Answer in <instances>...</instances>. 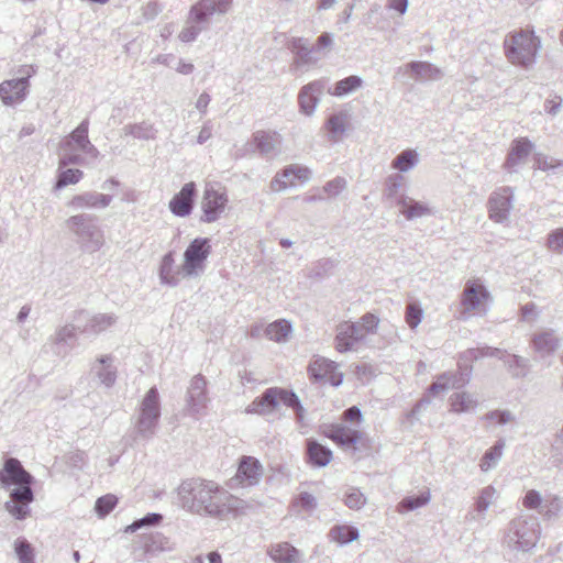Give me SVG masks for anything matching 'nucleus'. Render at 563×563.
I'll use <instances>...</instances> for the list:
<instances>
[{
    "label": "nucleus",
    "instance_id": "nucleus-1",
    "mask_svg": "<svg viewBox=\"0 0 563 563\" xmlns=\"http://www.w3.org/2000/svg\"><path fill=\"white\" fill-rule=\"evenodd\" d=\"M178 496L183 508L222 520L243 514L246 507L244 500L211 481H185L178 488Z\"/></svg>",
    "mask_w": 563,
    "mask_h": 563
},
{
    "label": "nucleus",
    "instance_id": "nucleus-2",
    "mask_svg": "<svg viewBox=\"0 0 563 563\" xmlns=\"http://www.w3.org/2000/svg\"><path fill=\"white\" fill-rule=\"evenodd\" d=\"M34 477L15 457H8L0 471V486L10 492V499L4 504L5 510L18 520H24L31 512L30 504L34 500L32 484Z\"/></svg>",
    "mask_w": 563,
    "mask_h": 563
},
{
    "label": "nucleus",
    "instance_id": "nucleus-3",
    "mask_svg": "<svg viewBox=\"0 0 563 563\" xmlns=\"http://www.w3.org/2000/svg\"><path fill=\"white\" fill-rule=\"evenodd\" d=\"M541 527L538 518L519 515L504 530L501 544L510 552L530 553L539 542Z\"/></svg>",
    "mask_w": 563,
    "mask_h": 563
},
{
    "label": "nucleus",
    "instance_id": "nucleus-4",
    "mask_svg": "<svg viewBox=\"0 0 563 563\" xmlns=\"http://www.w3.org/2000/svg\"><path fill=\"white\" fill-rule=\"evenodd\" d=\"M280 404L294 409L297 422L303 424L305 408L302 407L299 397L292 390L282 387H269L265 389L262 395L256 397L246 407L245 412L258 416H268L272 415Z\"/></svg>",
    "mask_w": 563,
    "mask_h": 563
},
{
    "label": "nucleus",
    "instance_id": "nucleus-5",
    "mask_svg": "<svg viewBox=\"0 0 563 563\" xmlns=\"http://www.w3.org/2000/svg\"><path fill=\"white\" fill-rule=\"evenodd\" d=\"M161 409L159 393L153 386L146 391L136 409L132 432L134 442H147L154 438L161 418Z\"/></svg>",
    "mask_w": 563,
    "mask_h": 563
},
{
    "label": "nucleus",
    "instance_id": "nucleus-6",
    "mask_svg": "<svg viewBox=\"0 0 563 563\" xmlns=\"http://www.w3.org/2000/svg\"><path fill=\"white\" fill-rule=\"evenodd\" d=\"M379 318L367 312L357 322L343 321L336 325L335 349L340 353L356 351L367 335L375 334Z\"/></svg>",
    "mask_w": 563,
    "mask_h": 563
},
{
    "label": "nucleus",
    "instance_id": "nucleus-7",
    "mask_svg": "<svg viewBox=\"0 0 563 563\" xmlns=\"http://www.w3.org/2000/svg\"><path fill=\"white\" fill-rule=\"evenodd\" d=\"M541 47L533 31L520 30L509 33L504 41L505 56L509 63L523 68L531 67Z\"/></svg>",
    "mask_w": 563,
    "mask_h": 563
},
{
    "label": "nucleus",
    "instance_id": "nucleus-8",
    "mask_svg": "<svg viewBox=\"0 0 563 563\" xmlns=\"http://www.w3.org/2000/svg\"><path fill=\"white\" fill-rule=\"evenodd\" d=\"M67 230L73 234L75 242L86 253L98 252L104 244V234L90 213H77L65 221Z\"/></svg>",
    "mask_w": 563,
    "mask_h": 563
},
{
    "label": "nucleus",
    "instance_id": "nucleus-9",
    "mask_svg": "<svg viewBox=\"0 0 563 563\" xmlns=\"http://www.w3.org/2000/svg\"><path fill=\"white\" fill-rule=\"evenodd\" d=\"M211 243L208 238H197L192 240L184 252V276H199L205 271V263L211 254Z\"/></svg>",
    "mask_w": 563,
    "mask_h": 563
},
{
    "label": "nucleus",
    "instance_id": "nucleus-10",
    "mask_svg": "<svg viewBox=\"0 0 563 563\" xmlns=\"http://www.w3.org/2000/svg\"><path fill=\"white\" fill-rule=\"evenodd\" d=\"M229 202L225 189L220 185L207 184L201 199L202 216L200 221L212 223L224 213Z\"/></svg>",
    "mask_w": 563,
    "mask_h": 563
},
{
    "label": "nucleus",
    "instance_id": "nucleus-11",
    "mask_svg": "<svg viewBox=\"0 0 563 563\" xmlns=\"http://www.w3.org/2000/svg\"><path fill=\"white\" fill-rule=\"evenodd\" d=\"M263 476V466L253 456H243L234 477L229 481L230 488L249 487L260 483Z\"/></svg>",
    "mask_w": 563,
    "mask_h": 563
},
{
    "label": "nucleus",
    "instance_id": "nucleus-12",
    "mask_svg": "<svg viewBox=\"0 0 563 563\" xmlns=\"http://www.w3.org/2000/svg\"><path fill=\"white\" fill-rule=\"evenodd\" d=\"M233 0H199L190 8L188 20L197 24H208L213 14H225Z\"/></svg>",
    "mask_w": 563,
    "mask_h": 563
},
{
    "label": "nucleus",
    "instance_id": "nucleus-13",
    "mask_svg": "<svg viewBox=\"0 0 563 563\" xmlns=\"http://www.w3.org/2000/svg\"><path fill=\"white\" fill-rule=\"evenodd\" d=\"M206 388L207 382L202 375L192 377L186 396V409L189 415H205L209 402Z\"/></svg>",
    "mask_w": 563,
    "mask_h": 563
},
{
    "label": "nucleus",
    "instance_id": "nucleus-14",
    "mask_svg": "<svg viewBox=\"0 0 563 563\" xmlns=\"http://www.w3.org/2000/svg\"><path fill=\"white\" fill-rule=\"evenodd\" d=\"M514 192L510 187H501L494 191L488 199L489 218L498 223L509 219L512 209Z\"/></svg>",
    "mask_w": 563,
    "mask_h": 563
},
{
    "label": "nucleus",
    "instance_id": "nucleus-15",
    "mask_svg": "<svg viewBox=\"0 0 563 563\" xmlns=\"http://www.w3.org/2000/svg\"><path fill=\"white\" fill-rule=\"evenodd\" d=\"M328 79L321 78L305 85L298 95V103L300 112L306 115L314 113L317 106L320 102L321 96L328 86Z\"/></svg>",
    "mask_w": 563,
    "mask_h": 563
},
{
    "label": "nucleus",
    "instance_id": "nucleus-16",
    "mask_svg": "<svg viewBox=\"0 0 563 563\" xmlns=\"http://www.w3.org/2000/svg\"><path fill=\"white\" fill-rule=\"evenodd\" d=\"M112 199L113 197L111 195L100 194L97 191H85L75 195L67 202V206L75 211L106 209L110 206Z\"/></svg>",
    "mask_w": 563,
    "mask_h": 563
},
{
    "label": "nucleus",
    "instance_id": "nucleus-17",
    "mask_svg": "<svg viewBox=\"0 0 563 563\" xmlns=\"http://www.w3.org/2000/svg\"><path fill=\"white\" fill-rule=\"evenodd\" d=\"M196 192V184L194 181L185 184L180 191L169 201L170 212L181 218L189 216L194 209Z\"/></svg>",
    "mask_w": 563,
    "mask_h": 563
},
{
    "label": "nucleus",
    "instance_id": "nucleus-18",
    "mask_svg": "<svg viewBox=\"0 0 563 563\" xmlns=\"http://www.w3.org/2000/svg\"><path fill=\"white\" fill-rule=\"evenodd\" d=\"M399 212L408 220L431 217L435 213L434 208L428 201L416 200L405 194L397 199Z\"/></svg>",
    "mask_w": 563,
    "mask_h": 563
},
{
    "label": "nucleus",
    "instance_id": "nucleus-19",
    "mask_svg": "<svg viewBox=\"0 0 563 563\" xmlns=\"http://www.w3.org/2000/svg\"><path fill=\"white\" fill-rule=\"evenodd\" d=\"M335 368V362L325 357H317L309 364L308 373L310 378L316 382L328 379L333 386H339L342 383V375L336 378Z\"/></svg>",
    "mask_w": 563,
    "mask_h": 563
},
{
    "label": "nucleus",
    "instance_id": "nucleus-20",
    "mask_svg": "<svg viewBox=\"0 0 563 563\" xmlns=\"http://www.w3.org/2000/svg\"><path fill=\"white\" fill-rule=\"evenodd\" d=\"M289 48L294 54V68L299 69L317 64L318 58L313 56V49L309 47L308 40L294 37L290 41Z\"/></svg>",
    "mask_w": 563,
    "mask_h": 563
},
{
    "label": "nucleus",
    "instance_id": "nucleus-21",
    "mask_svg": "<svg viewBox=\"0 0 563 563\" xmlns=\"http://www.w3.org/2000/svg\"><path fill=\"white\" fill-rule=\"evenodd\" d=\"M86 317V323L81 327L78 325V330L85 334H100L107 329L111 328L117 322V316L114 313H96L92 316H87L85 312H80L79 314Z\"/></svg>",
    "mask_w": 563,
    "mask_h": 563
},
{
    "label": "nucleus",
    "instance_id": "nucleus-22",
    "mask_svg": "<svg viewBox=\"0 0 563 563\" xmlns=\"http://www.w3.org/2000/svg\"><path fill=\"white\" fill-rule=\"evenodd\" d=\"M488 298L486 288L475 280H468L463 290L462 305L466 311L479 310Z\"/></svg>",
    "mask_w": 563,
    "mask_h": 563
},
{
    "label": "nucleus",
    "instance_id": "nucleus-23",
    "mask_svg": "<svg viewBox=\"0 0 563 563\" xmlns=\"http://www.w3.org/2000/svg\"><path fill=\"white\" fill-rule=\"evenodd\" d=\"M91 372L99 379L100 384L108 388L112 387L117 380V367L111 355L98 357L91 366Z\"/></svg>",
    "mask_w": 563,
    "mask_h": 563
},
{
    "label": "nucleus",
    "instance_id": "nucleus-24",
    "mask_svg": "<svg viewBox=\"0 0 563 563\" xmlns=\"http://www.w3.org/2000/svg\"><path fill=\"white\" fill-rule=\"evenodd\" d=\"M325 435L342 448H351L361 440L362 433L356 429L340 423L330 426Z\"/></svg>",
    "mask_w": 563,
    "mask_h": 563
},
{
    "label": "nucleus",
    "instance_id": "nucleus-25",
    "mask_svg": "<svg viewBox=\"0 0 563 563\" xmlns=\"http://www.w3.org/2000/svg\"><path fill=\"white\" fill-rule=\"evenodd\" d=\"M158 276L161 284L169 287L178 286L181 278H185L183 274V266L180 268H175V258L172 251L163 256L158 269Z\"/></svg>",
    "mask_w": 563,
    "mask_h": 563
},
{
    "label": "nucleus",
    "instance_id": "nucleus-26",
    "mask_svg": "<svg viewBox=\"0 0 563 563\" xmlns=\"http://www.w3.org/2000/svg\"><path fill=\"white\" fill-rule=\"evenodd\" d=\"M532 148L533 144L527 137L514 140L504 167L507 170L512 172L517 165L526 161Z\"/></svg>",
    "mask_w": 563,
    "mask_h": 563
},
{
    "label": "nucleus",
    "instance_id": "nucleus-27",
    "mask_svg": "<svg viewBox=\"0 0 563 563\" xmlns=\"http://www.w3.org/2000/svg\"><path fill=\"white\" fill-rule=\"evenodd\" d=\"M406 73H411L416 81L439 80L443 74L440 68L429 62H410L404 67Z\"/></svg>",
    "mask_w": 563,
    "mask_h": 563
},
{
    "label": "nucleus",
    "instance_id": "nucleus-28",
    "mask_svg": "<svg viewBox=\"0 0 563 563\" xmlns=\"http://www.w3.org/2000/svg\"><path fill=\"white\" fill-rule=\"evenodd\" d=\"M26 93L25 81L10 79L0 84V98L4 104L21 102L25 99Z\"/></svg>",
    "mask_w": 563,
    "mask_h": 563
},
{
    "label": "nucleus",
    "instance_id": "nucleus-29",
    "mask_svg": "<svg viewBox=\"0 0 563 563\" xmlns=\"http://www.w3.org/2000/svg\"><path fill=\"white\" fill-rule=\"evenodd\" d=\"M256 148L263 155L278 154L282 145V135L277 132L257 131L253 134Z\"/></svg>",
    "mask_w": 563,
    "mask_h": 563
},
{
    "label": "nucleus",
    "instance_id": "nucleus-30",
    "mask_svg": "<svg viewBox=\"0 0 563 563\" xmlns=\"http://www.w3.org/2000/svg\"><path fill=\"white\" fill-rule=\"evenodd\" d=\"M268 555L275 563H299L301 559L299 550L288 542L272 544Z\"/></svg>",
    "mask_w": 563,
    "mask_h": 563
},
{
    "label": "nucleus",
    "instance_id": "nucleus-31",
    "mask_svg": "<svg viewBox=\"0 0 563 563\" xmlns=\"http://www.w3.org/2000/svg\"><path fill=\"white\" fill-rule=\"evenodd\" d=\"M466 382L462 374L443 373L430 385L429 393L435 396L449 389H459L463 387Z\"/></svg>",
    "mask_w": 563,
    "mask_h": 563
},
{
    "label": "nucleus",
    "instance_id": "nucleus-32",
    "mask_svg": "<svg viewBox=\"0 0 563 563\" xmlns=\"http://www.w3.org/2000/svg\"><path fill=\"white\" fill-rule=\"evenodd\" d=\"M532 346L541 356L550 355L559 347V338L553 330H544L533 335Z\"/></svg>",
    "mask_w": 563,
    "mask_h": 563
},
{
    "label": "nucleus",
    "instance_id": "nucleus-33",
    "mask_svg": "<svg viewBox=\"0 0 563 563\" xmlns=\"http://www.w3.org/2000/svg\"><path fill=\"white\" fill-rule=\"evenodd\" d=\"M88 131H89V121L88 119L82 120L79 125L68 135L66 136L60 145L62 148H75L76 151H80L85 143H88Z\"/></svg>",
    "mask_w": 563,
    "mask_h": 563
},
{
    "label": "nucleus",
    "instance_id": "nucleus-34",
    "mask_svg": "<svg viewBox=\"0 0 563 563\" xmlns=\"http://www.w3.org/2000/svg\"><path fill=\"white\" fill-rule=\"evenodd\" d=\"M307 455L309 462L319 467L328 465L332 459L331 450L312 439L307 441Z\"/></svg>",
    "mask_w": 563,
    "mask_h": 563
},
{
    "label": "nucleus",
    "instance_id": "nucleus-35",
    "mask_svg": "<svg viewBox=\"0 0 563 563\" xmlns=\"http://www.w3.org/2000/svg\"><path fill=\"white\" fill-rule=\"evenodd\" d=\"M451 411L455 413H465L476 409L478 399L467 391L454 393L450 397Z\"/></svg>",
    "mask_w": 563,
    "mask_h": 563
},
{
    "label": "nucleus",
    "instance_id": "nucleus-36",
    "mask_svg": "<svg viewBox=\"0 0 563 563\" xmlns=\"http://www.w3.org/2000/svg\"><path fill=\"white\" fill-rule=\"evenodd\" d=\"M506 442L504 439H499L490 446L483 455L479 461V468L483 472H488L497 466L503 457Z\"/></svg>",
    "mask_w": 563,
    "mask_h": 563
},
{
    "label": "nucleus",
    "instance_id": "nucleus-37",
    "mask_svg": "<svg viewBox=\"0 0 563 563\" xmlns=\"http://www.w3.org/2000/svg\"><path fill=\"white\" fill-rule=\"evenodd\" d=\"M156 129L150 122L143 121L141 123L126 124L122 129L125 136H132L139 140H153L156 136Z\"/></svg>",
    "mask_w": 563,
    "mask_h": 563
},
{
    "label": "nucleus",
    "instance_id": "nucleus-38",
    "mask_svg": "<svg viewBox=\"0 0 563 563\" xmlns=\"http://www.w3.org/2000/svg\"><path fill=\"white\" fill-rule=\"evenodd\" d=\"M329 537L332 541L343 545L357 540L360 537V532L357 528L353 526L336 525L331 528Z\"/></svg>",
    "mask_w": 563,
    "mask_h": 563
},
{
    "label": "nucleus",
    "instance_id": "nucleus-39",
    "mask_svg": "<svg viewBox=\"0 0 563 563\" xmlns=\"http://www.w3.org/2000/svg\"><path fill=\"white\" fill-rule=\"evenodd\" d=\"M419 163V154L416 150H405L399 153L391 162V168L400 173H407L415 168Z\"/></svg>",
    "mask_w": 563,
    "mask_h": 563
},
{
    "label": "nucleus",
    "instance_id": "nucleus-40",
    "mask_svg": "<svg viewBox=\"0 0 563 563\" xmlns=\"http://www.w3.org/2000/svg\"><path fill=\"white\" fill-rule=\"evenodd\" d=\"M362 84L361 77L352 75L339 80L333 88H328V93L335 97H344L362 87Z\"/></svg>",
    "mask_w": 563,
    "mask_h": 563
},
{
    "label": "nucleus",
    "instance_id": "nucleus-41",
    "mask_svg": "<svg viewBox=\"0 0 563 563\" xmlns=\"http://www.w3.org/2000/svg\"><path fill=\"white\" fill-rule=\"evenodd\" d=\"M291 331V324L286 320H277L265 328L267 339L275 342H285Z\"/></svg>",
    "mask_w": 563,
    "mask_h": 563
},
{
    "label": "nucleus",
    "instance_id": "nucleus-42",
    "mask_svg": "<svg viewBox=\"0 0 563 563\" xmlns=\"http://www.w3.org/2000/svg\"><path fill=\"white\" fill-rule=\"evenodd\" d=\"M430 492L426 490L418 496L405 497L397 506V511L402 514L418 509L430 501Z\"/></svg>",
    "mask_w": 563,
    "mask_h": 563
},
{
    "label": "nucleus",
    "instance_id": "nucleus-43",
    "mask_svg": "<svg viewBox=\"0 0 563 563\" xmlns=\"http://www.w3.org/2000/svg\"><path fill=\"white\" fill-rule=\"evenodd\" d=\"M563 510V499L559 496H552L544 499L540 516L544 520L556 519L560 512Z\"/></svg>",
    "mask_w": 563,
    "mask_h": 563
},
{
    "label": "nucleus",
    "instance_id": "nucleus-44",
    "mask_svg": "<svg viewBox=\"0 0 563 563\" xmlns=\"http://www.w3.org/2000/svg\"><path fill=\"white\" fill-rule=\"evenodd\" d=\"M325 126L330 132V140L333 142H338L340 136L345 132L346 129L345 114L336 113L331 115L328 119Z\"/></svg>",
    "mask_w": 563,
    "mask_h": 563
},
{
    "label": "nucleus",
    "instance_id": "nucleus-45",
    "mask_svg": "<svg viewBox=\"0 0 563 563\" xmlns=\"http://www.w3.org/2000/svg\"><path fill=\"white\" fill-rule=\"evenodd\" d=\"M84 173L77 168H62L59 169L57 181L55 184L56 189H60L68 185H75L80 181Z\"/></svg>",
    "mask_w": 563,
    "mask_h": 563
},
{
    "label": "nucleus",
    "instance_id": "nucleus-46",
    "mask_svg": "<svg viewBox=\"0 0 563 563\" xmlns=\"http://www.w3.org/2000/svg\"><path fill=\"white\" fill-rule=\"evenodd\" d=\"M496 497V489L489 485L484 487L475 501V510L478 514H485Z\"/></svg>",
    "mask_w": 563,
    "mask_h": 563
},
{
    "label": "nucleus",
    "instance_id": "nucleus-47",
    "mask_svg": "<svg viewBox=\"0 0 563 563\" xmlns=\"http://www.w3.org/2000/svg\"><path fill=\"white\" fill-rule=\"evenodd\" d=\"M404 183V177L399 174L389 175L384 185V196L387 199H394L397 202V199L400 195H398V190L401 188Z\"/></svg>",
    "mask_w": 563,
    "mask_h": 563
},
{
    "label": "nucleus",
    "instance_id": "nucleus-48",
    "mask_svg": "<svg viewBox=\"0 0 563 563\" xmlns=\"http://www.w3.org/2000/svg\"><path fill=\"white\" fill-rule=\"evenodd\" d=\"M283 177H291L301 183H307L311 177V170L307 166L291 164L282 169Z\"/></svg>",
    "mask_w": 563,
    "mask_h": 563
},
{
    "label": "nucleus",
    "instance_id": "nucleus-49",
    "mask_svg": "<svg viewBox=\"0 0 563 563\" xmlns=\"http://www.w3.org/2000/svg\"><path fill=\"white\" fill-rule=\"evenodd\" d=\"M78 152L75 148L60 147L58 169L65 168L67 165H85L86 159Z\"/></svg>",
    "mask_w": 563,
    "mask_h": 563
},
{
    "label": "nucleus",
    "instance_id": "nucleus-50",
    "mask_svg": "<svg viewBox=\"0 0 563 563\" xmlns=\"http://www.w3.org/2000/svg\"><path fill=\"white\" fill-rule=\"evenodd\" d=\"M15 553L20 563H34L32 545L25 539H18L14 543Z\"/></svg>",
    "mask_w": 563,
    "mask_h": 563
},
{
    "label": "nucleus",
    "instance_id": "nucleus-51",
    "mask_svg": "<svg viewBox=\"0 0 563 563\" xmlns=\"http://www.w3.org/2000/svg\"><path fill=\"white\" fill-rule=\"evenodd\" d=\"M483 420L492 424L504 426L515 420V416L509 410H492L482 417Z\"/></svg>",
    "mask_w": 563,
    "mask_h": 563
},
{
    "label": "nucleus",
    "instance_id": "nucleus-52",
    "mask_svg": "<svg viewBox=\"0 0 563 563\" xmlns=\"http://www.w3.org/2000/svg\"><path fill=\"white\" fill-rule=\"evenodd\" d=\"M509 369L515 377H523L527 375L529 362L519 355H511L507 361Z\"/></svg>",
    "mask_w": 563,
    "mask_h": 563
},
{
    "label": "nucleus",
    "instance_id": "nucleus-53",
    "mask_svg": "<svg viewBox=\"0 0 563 563\" xmlns=\"http://www.w3.org/2000/svg\"><path fill=\"white\" fill-rule=\"evenodd\" d=\"M344 503L350 509L358 510L366 504V497L360 489L350 488L345 494Z\"/></svg>",
    "mask_w": 563,
    "mask_h": 563
},
{
    "label": "nucleus",
    "instance_id": "nucleus-54",
    "mask_svg": "<svg viewBox=\"0 0 563 563\" xmlns=\"http://www.w3.org/2000/svg\"><path fill=\"white\" fill-rule=\"evenodd\" d=\"M544 499L541 494L536 489H530L526 493L522 498V505L525 508L530 510H537L539 514L541 512Z\"/></svg>",
    "mask_w": 563,
    "mask_h": 563
},
{
    "label": "nucleus",
    "instance_id": "nucleus-55",
    "mask_svg": "<svg viewBox=\"0 0 563 563\" xmlns=\"http://www.w3.org/2000/svg\"><path fill=\"white\" fill-rule=\"evenodd\" d=\"M118 498L108 494L97 499L95 509L100 517L107 516L117 505Z\"/></svg>",
    "mask_w": 563,
    "mask_h": 563
},
{
    "label": "nucleus",
    "instance_id": "nucleus-56",
    "mask_svg": "<svg viewBox=\"0 0 563 563\" xmlns=\"http://www.w3.org/2000/svg\"><path fill=\"white\" fill-rule=\"evenodd\" d=\"M76 338V327L66 324L57 330L54 336V341L57 345L64 343L70 345L74 343Z\"/></svg>",
    "mask_w": 563,
    "mask_h": 563
},
{
    "label": "nucleus",
    "instance_id": "nucleus-57",
    "mask_svg": "<svg viewBox=\"0 0 563 563\" xmlns=\"http://www.w3.org/2000/svg\"><path fill=\"white\" fill-rule=\"evenodd\" d=\"M423 311L418 303L411 302L406 308V322L411 328L415 329L419 325L422 320Z\"/></svg>",
    "mask_w": 563,
    "mask_h": 563
},
{
    "label": "nucleus",
    "instance_id": "nucleus-58",
    "mask_svg": "<svg viewBox=\"0 0 563 563\" xmlns=\"http://www.w3.org/2000/svg\"><path fill=\"white\" fill-rule=\"evenodd\" d=\"M547 247L554 253H563V228L551 231L548 235Z\"/></svg>",
    "mask_w": 563,
    "mask_h": 563
},
{
    "label": "nucleus",
    "instance_id": "nucleus-59",
    "mask_svg": "<svg viewBox=\"0 0 563 563\" xmlns=\"http://www.w3.org/2000/svg\"><path fill=\"white\" fill-rule=\"evenodd\" d=\"M162 518L163 517L159 514H155V512L147 514L145 517H143L139 520H135L132 525H130L128 527V531L134 532V531L141 529L142 527L156 526L161 522Z\"/></svg>",
    "mask_w": 563,
    "mask_h": 563
},
{
    "label": "nucleus",
    "instance_id": "nucleus-60",
    "mask_svg": "<svg viewBox=\"0 0 563 563\" xmlns=\"http://www.w3.org/2000/svg\"><path fill=\"white\" fill-rule=\"evenodd\" d=\"M345 187L346 180L343 177H335L334 179L325 183L323 191L330 197H336L345 189Z\"/></svg>",
    "mask_w": 563,
    "mask_h": 563
},
{
    "label": "nucleus",
    "instance_id": "nucleus-61",
    "mask_svg": "<svg viewBox=\"0 0 563 563\" xmlns=\"http://www.w3.org/2000/svg\"><path fill=\"white\" fill-rule=\"evenodd\" d=\"M184 27L179 33V40L185 43L192 42L197 38V36L201 33L202 30L206 29L208 24H197Z\"/></svg>",
    "mask_w": 563,
    "mask_h": 563
},
{
    "label": "nucleus",
    "instance_id": "nucleus-62",
    "mask_svg": "<svg viewBox=\"0 0 563 563\" xmlns=\"http://www.w3.org/2000/svg\"><path fill=\"white\" fill-rule=\"evenodd\" d=\"M536 166L537 168L547 172L563 166V161L539 154L536 157Z\"/></svg>",
    "mask_w": 563,
    "mask_h": 563
},
{
    "label": "nucleus",
    "instance_id": "nucleus-63",
    "mask_svg": "<svg viewBox=\"0 0 563 563\" xmlns=\"http://www.w3.org/2000/svg\"><path fill=\"white\" fill-rule=\"evenodd\" d=\"M150 549L153 551H172L174 547L168 538L161 533H155L151 537Z\"/></svg>",
    "mask_w": 563,
    "mask_h": 563
},
{
    "label": "nucleus",
    "instance_id": "nucleus-64",
    "mask_svg": "<svg viewBox=\"0 0 563 563\" xmlns=\"http://www.w3.org/2000/svg\"><path fill=\"white\" fill-rule=\"evenodd\" d=\"M296 506L307 512H311L317 507V499L309 493H301L296 499Z\"/></svg>",
    "mask_w": 563,
    "mask_h": 563
}]
</instances>
